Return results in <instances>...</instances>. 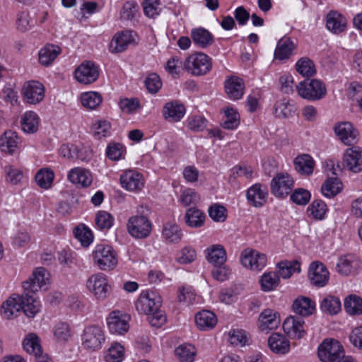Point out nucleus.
<instances>
[{
	"label": "nucleus",
	"instance_id": "obj_64",
	"mask_svg": "<svg viewBox=\"0 0 362 362\" xmlns=\"http://www.w3.org/2000/svg\"><path fill=\"white\" fill-rule=\"evenodd\" d=\"M209 216L215 221L223 222L226 219V209L219 204H214L209 209Z\"/></svg>",
	"mask_w": 362,
	"mask_h": 362
},
{
	"label": "nucleus",
	"instance_id": "obj_25",
	"mask_svg": "<svg viewBox=\"0 0 362 362\" xmlns=\"http://www.w3.org/2000/svg\"><path fill=\"white\" fill-rule=\"evenodd\" d=\"M244 83L243 79L231 76L225 82V90L231 100H236L241 98L244 93Z\"/></svg>",
	"mask_w": 362,
	"mask_h": 362
},
{
	"label": "nucleus",
	"instance_id": "obj_56",
	"mask_svg": "<svg viewBox=\"0 0 362 362\" xmlns=\"http://www.w3.org/2000/svg\"><path fill=\"white\" fill-rule=\"evenodd\" d=\"M124 357V348L119 344H112L105 355L106 362H120Z\"/></svg>",
	"mask_w": 362,
	"mask_h": 362
},
{
	"label": "nucleus",
	"instance_id": "obj_38",
	"mask_svg": "<svg viewBox=\"0 0 362 362\" xmlns=\"http://www.w3.org/2000/svg\"><path fill=\"white\" fill-rule=\"evenodd\" d=\"M274 115L279 118H288L296 112L294 105L287 98L277 100L274 105Z\"/></svg>",
	"mask_w": 362,
	"mask_h": 362
},
{
	"label": "nucleus",
	"instance_id": "obj_7",
	"mask_svg": "<svg viewBox=\"0 0 362 362\" xmlns=\"http://www.w3.org/2000/svg\"><path fill=\"white\" fill-rule=\"evenodd\" d=\"M343 346L335 339H325L318 347V357L322 362H336L343 356Z\"/></svg>",
	"mask_w": 362,
	"mask_h": 362
},
{
	"label": "nucleus",
	"instance_id": "obj_50",
	"mask_svg": "<svg viewBox=\"0 0 362 362\" xmlns=\"http://www.w3.org/2000/svg\"><path fill=\"white\" fill-rule=\"evenodd\" d=\"M296 69L303 76L310 77L316 73L314 63L308 57L300 58L296 64Z\"/></svg>",
	"mask_w": 362,
	"mask_h": 362
},
{
	"label": "nucleus",
	"instance_id": "obj_52",
	"mask_svg": "<svg viewBox=\"0 0 362 362\" xmlns=\"http://www.w3.org/2000/svg\"><path fill=\"white\" fill-rule=\"evenodd\" d=\"M54 173L49 169H40L35 175V179L37 184L44 189L51 187L54 180Z\"/></svg>",
	"mask_w": 362,
	"mask_h": 362
},
{
	"label": "nucleus",
	"instance_id": "obj_48",
	"mask_svg": "<svg viewBox=\"0 0 362 362\" xmlns=\"http://www.w3.org/2000/svg\"><path fill=\"white\" fill-rule=\"evenodd\" d=\"M23 346L26 352L34 354L35 356L42 353L40 339L35 334H28L23 342Z\"/></svg>",
	"mask_w": 362,
	"mask_h": 362
},
{
	"label": "nucleus",
	"instance_id": "obj_32",
	"mask_svg": "<svg viewBox=\"0 0 362 362\" xmlns=\"http://www.w3.org/2000/svg\"><path fill=\"white\" fill-rule=\"evenodd\" d=\"M259 326L262 330L273 329L280 324L279 314L272 310H264L259 317Z\"/></svg>",
	"mask_w": 362,
	"mask_h": 362
},
{
	"label": "nucleus",
	"instance_id": "obj_53",
	"mask_svg": "<svg viewBox=\"0 0 362 362\" xmlns=\"http://www.w3.org/2000/svg\"><path fill=\"white\" fill-rule=\"evenodd\" d=\"M320 307L322 311L334 315L341 310V305L338 298L329 296L322 300Z\"/></svg>",
	"mask_w": 362,
	"mask_h": 362
},
{
	"label": "nucleus",
	"instance_id": "obj_51",
	"mask_svg": "<svg viewBox=\"0 0 362 362\" xmlns=\"http://www.w3.org/2000/svg\"><path fill=\"white\" fill-rule=\"evenodd\" d=\"M81 101L84 107L93 110L100 105L102 97L96 92H86L81 94Z\"/></svg>",
	"mask_w": 362,
	"mask_h": 362
},
{
	"label": "nucleus",
	"instance_id": "obj_59",
	"mask_svg": "<svg viewBox=\"0 0 362 362\" xmlns=\"http://www.w3.org/2000/svg\"><path fill=\"white\" fill-rule=\"evenodd\" d=\"M199 195L194 189L190 188L184 190L179 198V201L185 206L196 205L199 202Z\"/></svg>",
	"mask_w": 362,
	"mask_h": 362
},
{
	"label": "nucleus",
	"instance_id": "obj_29",
	"mask_svg": "<svg viewBox=\"0 0 362 362\" xmlns=\"http://www.w3.org/2000/svg\"><path fill=\"white\" fill-rule=\"evenodd\" d=\"M270 349L278 354H285L290 349V342L285 336L279 333H273L268 339Z\"/></svg>",
	"mask_w": 362,
	"mask_h": 362
},
{
	"label": "nucleus",
	"instance_id": "obj_4",
	"mask_svg": "<svg viewBox=\"0 0 362 362\" xmlns=\"http://www.w3.org/2000/svg\"><path fill=\"white\" fill-rule=\"evenodd\" d=\"M212 67L211 59L202 52L189 55L185 62V69L194 76L206 74Z\"/></svg>",
	"mask_w": 362,
	"mask_h": 362
},
{
	"label": "nucleus",
	"instance_id": "obj_5",
	"mask_svg": "<svg viewBox=\"0 0 362 362\" xmlns=\"http://www.w3.org/2000/svg\"><path fill=\"white\" fill-rule=\"evenodd\" d=\"M81 339L83 347L91 351L100 349L105 341L104 332L98 325H89L85 327Z\"/></svg>",
	"mask_w": 362,
	"mask_h": 362
},
{
	"label": "nucleus",
	"instance_id": "obj_23",
	"mask_svg": "<svg viewBox=\"0 0 362 362\" xmlns=\"http://www.w3.org/2000/svg\"><path fill=\"white\" fill-rule=\"evenodd\" d=\"M359 266L360 262L357 257L348 254L339 259L337 269L341 275L348 276L354 274Z\"/></svg>",
	"mask_w": 362,
	"mask_h": 362
},
{
	"label": "nucleus",
	"instance_id": "obj_58",
	"mask_svg": "<svg viewBox=\"0 0 362 362\" xmlns=\"http://www.w3.org/2000/svg\"><path fill=\"white\" fill-rule=\"evenodd\" d=\"M327 211V205L322 200H315L308 208V212H309L315 218L319 220L324 218Z\"/></svg>",
	"mask_w": 362,
	"mask_h": 362
},
{
	"label": "nucleus",
	"instance_id": "obj_28",
	"mask_svg": "<svg viewBox=\"0 0 362 362\" xmlns=\"http://www.w3.org/2000/svg\"><path fill=\"white\" fill-rule=\"evenodd\" d=\"M296 48V45L290 37H284L277 42L275 51L274 59L283 61L288 59Z\"/></svg>",
	"mask_w": 362,
	"mask_h": 362
},
{
	"label": "nucleus",
	"instance_id": "obj_47",
	"mask_svg": "<svg viewBox=\"0 0 362 362\" xmlns=\"http://www.w3.org/2000/svg\"><path fill=\"white\" fill-rule=\"evenodd\" d=\"M262 290L270 291L275 289L279 284V276L274 272L264 273L260 279Z\"/></svg>",
	"mask_w": 362,
	"mask_h": 362
},
{
	"label": "nucleus",
	"instance_id": "obj_16",
	"mask_svg": "<svg viewBox=\"0 0 362 362\" xmlns=\"http://www.w3.org/2000/svg\"><path fill=\"white\" fill-rule=\"evenodd\" d=\"M120 183L128 191L139 192L144 187V179L137 171L129 170L120 176Z\"/></svg>",
	"mask_w": 362,
	"mask_h": 362
},
{
	"label": "nucleus",
	"instance_id": "obj_17",
	"mask_svg": "<svg viewBox=\"0 0 362 362\" xmlns=\"http://www.w3.org/2000/svg\"><path fill=\"white\" fill-rule=\"evenodd\" d=\"M305 322L301 317L290 316L283 323L284 332L292 339H300L305 334Z\"/></svg>",
	"mask_w": 362,
	"mask_h": 362
},
{
	"label": "nucleus",
	"instance_id": "obj_19",
	"mask_svg": "<svg viewBox=\"0 0 362 362\" xmlns=\"http://www.w3.org/2000/svg\"><path fill=\"white\" fill-rule=\"evenodd\" d=\"M344 163L347 168L354 172L362 171V148L358 146L349 148L344 153Z\"/></svg>",
	"mask_w": 362,
	"mask_h": 362
},
{
	"label": "nucleus",
	"instance_id": "obj_44",
	"mask_svg": "<svg viewBox=\"0 0 362 362\" xmlns=\"http://www.w3.org/2000/svg\"><path fill=\"white\" fill-rule=\"evenodd\" d=\"M279 276L284 279L289 278L293 273L300 272V264L298 260L284 261L278 264Z\"/></svg>",
	"mask_w": 362,
	"mask_h": 362
},
{
	"label": "nucleus",
	"instance_id": "obj_63",
	"mask_svg": "<svg viewBox=\"0 0 362 362\" xmlns=\"http://www.w3.org/2000/svg\"><path fill=\"white\" fill-rule=\"evenodd\" d=\"M76 238L83 246H88L93 240V234L90 230L86 227L80 228L76 227L74 230Z\"/></svg>",
	"mask_w": 362,
	"mask_h": 362
},
{
	"label": "nucleus",
	"instance_id": "obj_18",
	"mask_svg": "<svg viewBox=\"0 0 362 362\" xmlns=\"http://www.w3.org/2000/svg\"><path fill=\"white\" fill-rule=\"evenodd\" d=\"M107 323L110 332L123 334L129 329L128 317L119 311H112L110 313Z\"/></svg>",
	"mask_w": 362,
	"mask_h": 362
},
{
	"label": "nucleus",
	"instance_id": "obj_9",
	"mask_svg": "<svg viewBox=\"0 0 362 362\" xmlns=\"http://www.w3.org/2000/svg\"><path fill=\"white\" fill-rule=\"evenodd\" d=\"M294 181L288 173H278L271 182V192L277 198L288 195L293 187Z\"/></svg>",
	"mask_w": 362,
	"mask_h": 362
},
{
	"label": "nucleus",
	"instance_id": "obj_30",
	"mask_svg": "<svg viewBox=\"0 0 362 362\" xmlns=\"http://www.w3.org/2000/svg\"><path fill=\"white\" fill-rule=\"evenodd\" d=\"M69 180L75 185H79L83 187H88L93 181L90 171L81 168L71 169L68 174Z\"/></svg>",
	"mask_w": 362,
	"mask_h": 362
},
{
	"label": "nucleus",
	"instance_id": "obj_37",
	"mask_svg": "<svg viewBox=\"0 0 362 362\" xmlns=\"http://www.w3.org/2000/svg\"><path fill=\"white\" fill-rule=\"evenodd\" d=\"M292 308L296 314L308 316L314 312L315 304L310 298L302 296L294 300Z\"/></svg>",
	"mask_w": 362,
	"mask_h": 362
},
{
	"label": "nucleus",
	"instance_id": "obj_21",
	"mask_svg": "<svg viewBox=\"0 0 362 362\" xmlns=\"http://www.w3.org/2000/svg\"><path fill=\"white\" fill-rule=\"evenodd\" d=\"M185 111L183 104L177 100H173L165 104L162 113L164 119L169 122H177L183 118Z\"/></svg>",
	"mask_w": 362,
	"mask_h": 362
},
{
	"label": "nucleus",
	"instance_id": "obj_22",
	"mask_svg": "<svg viewBox=\"0 0 362 362\" xmlns=\"http://www.w3.org/2000/svg\"><path fill=\"white\" fill-rule=\"evenodd\" d=\"M134 42V38L132 31L117 33L113 36L110 43V52L115 54L122 52Z\"/></svg>",
	"mask_w": 362,
	"mask_h": 362
},
{
	"label": "nucleus",
	"instance_id": "obj_40",
	"mask_svg": "<svg viewBox=\"0 0 362 362\" xmlns=\"http://www.w3.org/2000/svg\"><path fill=\"white\" fill-rule=\"evenodd\" d=\"M205 218V214L196 207L187 209L185 215L186 224L192 228L202 227L204 223Z\"/></svg>",
	"mask_w": 362,
	"mask_h": 362
},
{
	"label": "nucleus",
	"instance_id": "obj_41",
	"mask_svg": "<svg viewBox=\"0 0 362 362\" xmlns=\"http://www.w3.org/2000/svg\"><path fill=\"white\" fill-rule=\"evenodd\" d=\"M341 189L342 183L337 177H329L321 188L322 194L329 198L336 196Z\"/></svg>",
	"mask_w": 362,
	"mask_h": 362
},
{
	"label": "nucleus",
	"instance_id": "obj_24",
	"mask_svg": "<svg viewBox=\"0 0 362 362\" xmlns=\"http://www.w3.org/2000/svg\"><path fill=\"white\" fill-rule=\"evenodd\" d=\"M21 310H22L21 296L13 294L3 303L1 314L4 317L11 319L16 316Z\"/></svg>",
	"mask_w": 362,
	"mask_h": 362
},
{
	"label": "nucleus",
	"instance_id": "obj_62",
	"mask_svg": "<svg viewBox=\"0 0 362 362\" xmlns=\"http://www.w3.org/2000/svg\"><path fill=\"white\" fill-rule=\"evenodd\" d=\"M124 152V147L119 143H110L106 149V154L109 159L118 160L122 158Z\"/></svg>",
	"mask_w": 362,
	"mask_h": 362
},
{
	"label": "nucleus",
	"instance_id": "obj_43",
	"mask_svg": "<svg viewBox=\"0 0 362 362\" xmlns=\"http://www.w3.org/2000/svg\"><path fill=\"white\" fill-rule=\"evenodd\" d=\"M60 53V48L57 46L47 45L39 52V62L42 66L50 65Z\"/></svg>",
	"mask_w": 362,
	"mask_h": 362
},
{
	"label": "nucleus",
	"instance_id": "obj_46",
	"mask_svg": "<svg viewBox=\"0 0 362 362\" xmlns=\"http://www.w3.org/2000/svg\"><path fill=\"white\" fill-rule=\"evenodd\" d=\"M344 308L351 315L361 314L362 298L356 295H350L344 300Z\"/></svg>",
	"mask_w": 362,
	"mask_h": 362
},
{
	"label": "nucleus",
	"instance_id": "obj_14",
	"mask_svg": "<svg viewBox=\"0 0 362 362\" xmlns=\"http://www.w3.org/2000/svg\"><path fill=\"white\" fill-rule=\"evenodd\" d=\"M22 93L27 103L37 104L42 101L45 97V88L41 83L30 81L24 83Z\"/></svg>",
	"mask_w": 362,
	"mask_h": 362
},
{
	"label": "nucleus",
	"instance_id": "obj_13",
	"mask_svg": "<svg viewBox=\"0 0 362 362\" xmlns=\"http://www.w3.org/2000/svg\"><path fill=\"white\" fill-rule=\"evenodd\" d=\"M268 189L267 186L256 183L248 188L246 197L248 204L256 208L262 207L267 202Z\"/></svg>",
	"mask_w": 362,
	"mask_h": 362
},
{
	"label": "nucleus",
	"instance_id": "obj_3",
	"mask_svg": "<svg viewBox=\"0 0 362 362\" xmlns=\"http://www.w3.org/2000/svg\"><path fill=\"white\" fill-rule=\"evenodd\" d=\"M93 260L101 270H112L117 264L115 251L110 245H98L92 252Z\"/></svg>",
	"mask_w": 362,
	"mask_h": 362
},
{
	"label": "nucleus",
	"instance_id": "obj_33",
	"mask_svg": "<svg viewBox=\"0 0 362 362\" xmlns=\"http://www.w3.org/2000/svg\"><path fill=\"white\" fill-rule=\"evenodd\" d=\"M326 18L327 28L333 33L338 34L345 30L346 19L340 13L330 11Z\"/></svg>",
	"mask_w": 362,
	"mask_h": 362
},
{
	"label": "nucleus",
	"instance_id": "obj_55",
	"mask_svg": "<svg viewBox=\"0 0 362 362\" xmlns=\"http://www.w3.org/2000/svg\"><path fill=\"white\" fill-rule=\"evenodd\" d=\"M53 334L58 341H66L71 337V327L66 322H58L53 328Z\"/></svg>",
	"mask_w": 362,
	"mask_h": 362
},
{
	"label": "nucleus",
	"instance_id": "obj_42",
	"mask_svg": "<svg viewBox=\"0 0 362 362\" xmlns=\"http://www.w3.org/2000/svg\"><path fill=\"white\" fill-rule=\"evenodd\" d=\"M296 170L301 174L311 175L314 168V160L308 154L296 157L294 160Z\"/></svg>",
	"mask_w": 362,
	"mask_h": 362
},
{
	"label": "nucleus",
	"instance_id": "obj_2",
	"mask_svg": "<svg viewBox=\"0 0 362 362\" xmlns=\"http://www.w3.org/2000/svg\"><path fill=\"white\" fill-rule=\"evenodd\" d=\"M296 89L301 98L310 101L321 100L327 94L325 83L318 79H305L296 86Z\"/></svg>",
	"mask_w": 362,
	"mask_h": 362
},
{
	"label": "nucleus",
	"instance_id": "obj_49",
	"mask_svg": "<svg viewBox=\"0 0 362 362\" xmlns=\"http://www.w3.org/2000/svg\"><path fill=\"white\" fill-rule=\"evenodd\" d=\"M226 119L222 123V127L226 129L233 130L240 124L239 114L231 107H226L224 110Z\"/></svg>",
	"mask_w": 362,
	"mask_h": 362
},
{
	"label": "nucleus",
	"instance_id": "obj_54",
	"mask_svg": "<svg viewBox=\"0 0 362 362\" xmlns=\"http://www.w3.org/2000/svg\"><path fill=\"white\" fill-rule=\"evenodd\" d=\"M111 125L107 120H98L92 126L93 136L96 139L109 136L110 135Z\"/></svg>",
	"mask_w": 362,
	"mask_h": 362
},
{
	"label": "nucleus",
	"instance_id": "obj_27",
	"mask_svg": "<svg viewBox=\"0 0 362 362\" xmlns=\"http://www.w3.org/2000/svg\"><path fill=\"white\" fill-rule=\"evenodd\" d=\"M35 293L25 291L21 296L22 310L28 317H33L40 310V302L34 297Z\"/></svg>",
	"mask_w": 362,
	"mask_h": 362
},
{
	"label": "nucleus",
	"instance_id": "obj_20",
	"mask_svg": "<svg viewBox=\"0 0 362 362\" xmlns=\"http://www.w3.org/2000/svg\"><path fill=\"white\" fill-rule=\"evenodd\" d=\"M327 267L320 262H313L309 268L308 277L311 283L318 287L325 286L329 280Z\"/></svg>",
	"mask_w": 362,
	"mask_h": 362
},
{
	"label": "nucleus",
	"instance_id": "obj_34",
	"mask_svg": "<svg viewBox=\"0 0 362 362\" xmlns=\"http://www.w3.org/2000/svg\"><path fill=\"white\" fill-rule=\"evenodd\" d=\"M191 37L194 43L202 48H206L214 42L213 35L203 28H194L191 31Z\"/></svg>",
	"mask_w": 362,
	"mask_h": 362
},
{
	"label": "nucleus",
	"instance_id": "obj_6",
	"mask_svg": "<svg viewBox=\"0 0 362 362\" xmlns=\"http://www.w3.org/2000/svg\"><path fill=\"white\" fill-rule=\"evenodd\" d=\"M127 228L132 237L144 239L151 234L152 225L148 217L144 215H136L129 218Z\"/></svg>",
	"mask_w": 362,
	"mask_h": 362
},
{
	"label": "nucleus",
	"instance_id": "obj_60",
	"mask_svg": "<svg viewBox=\"0 0 362 362\" xmlns=\"http://www.w3.org/2000/svg\"><path fill=\"white\" fill-rule=\"evenodd\" d=\"M310 193L307 189L298 188L291 194V200L298 205H305L310 199Z\"/></svg>",
	"mask_w": 362,
	"mask_h": 362
},
{
	"label": "nucleus",
	"instance_id": "obj_15",
	"mask_svg": "<svg viewBox=\"0 0 362 362\" xmlns=\"http://www.w3.org/2000/svg\"><path fill=\"white\" fill-rule=\"evenodd\" d=\"M334 131L339 139L345 145L351 146L357 141L358 132L353 124L349 122H342L336 124Z\"/></svg>",
	"mask_w": 362,
	"mask_h": 362
},
{
	"label": "nucleus",
	"instance_id": "obj_39",
	"mask_svg": "<svg viewBox=\"0 0 362 362\" xmlns=\"http://www.w3.org/2000/svg\"><path fill=\"white\" fill-rule=\"evenodd\" d=\"M40 117L33 111L25 112L21 117V124L23 132L33 134L38 129Z\"/></svg>",
	"mask_w": 362,
	"mask_h": 362
},
{
	"label": "nucleus",
	"instance_id": "obj_35",
	"mask_svg": "<svg viewBox=\"0 0 362 362\" xmlns=\"http://www.w3.org/2000/svg\"><path fill=\"white\" fill-rule=\"evenodd\" d=\"M195 322L201 330L211 329L217 323L216 315L209 310H202L195 315Z\"/></svg>",
	"mask_w": 362,
	"mask_h": 362
},
{
	"label": "nucleus",
	"instance_id": "obj_31",
	"mask_svg": "<svg viewBox=\"0 0 362 362\" xmlns=\"http://www.w3.org/2000/svg\"><path fill=\"white\" fill-rule=\"evenodd\" d=\"M206 257L207 261L214 266H223L227 259L225 249L221 245H214L206 250Z\"/></svg>",
	"mask_w": 362,
	"mask_h": 362
},
{
	"label": "nucleus",
	"instance_id": "obj_10",
	"mask_svg": "<svg viewBox=\"0 0 362 362\" xmlns=\"http://www.w3.org/2000/svg\"><path fill=\"white\" fill-rule=\"evenodd\" d=\"M240 262L243 267L259 272L266 266L267 257L257 250L247 248L241 253Z\"/></svg>",
	"mask_w": 362,
	"mask_h": 362
},
{
	"label": "nucleus",
	"instance_id": "obj_1",
	"mask_svg": "<svg viewBox=\"0 0 362 362\" xmlns=\"http://www.w3.org/2000/svg\"><path fill=\"white\" fill-rule=\"evenodd\" d=\"M160 296L153 291H144L135 302V308L140 314L146 315L151 326L160 327L167 320L164 312L160 310Z\"/></svg>",
	"mask_w": 362,
	"mask_h": 362
},
{
	"label": "nucleus",
	"instance_id": "obj_12",
	"mask_svg": "<svg viewBox=\"0 0 362 362\" xmlns=\"http://www.w3.org/2000/svg\"><path fill=\"white\" fill-rule=\"evenodd\" d=\"M87 288L98 299H105L110 291V286L105 276L99 273L92 275L87 281Z\"/></svg>",
	"mask_w": 362,
	"mask_h": 362
},
{
	"label": "nucleus",
	"instance_id": "obj_36",
	"mask_svg": "<svg viewBox=\"0 0 362 362\" xmlns=\"http://www.w3.org/2000/svg\"><path fill=\"white\" fill-rule=\"evenodd\" d=\"M182 236V231L177 224L166 223L163 225L162 237L167 243H178Z\"/></svg>",
	"mask_w": 362,
	"mask_h": 362
},
{
	"label": "nucleus",
	"instance_id": "obj_11",
	"mask_svg": "<svg viewBox=\"0 0 362 362\" xmlns=\"http://www.w3.org/2000/svg\"><path fill=\"white\" fill-rule=\"evenodd\" d=\"M76 79L83 84H90L99 76V69L93 62H83L74 72Z\"/></svg>",
	"mask_w": 362,
	"mask_h": 362
},
{
	"label": "nucleus",
	"instance_id": "obj_26",
	"mask_svg": "<svg viewBox=\"0 0 362 362\" xmlns=\"http://www.w3.org/2000/svg\"><path fill=\"white\" fill-rule=\"evenodd\" d=\"M20 139L13 131H6L0 136V149L2 152L13 154L18 148Z\"/></svg>",
	"mask_w": 362,
	"mask_h": 362
},
{
	"label": "nucleus",
	"instance_id": "obj_8",
	"mask_svg": "<svg viewBox=\"0 0 362 362\" xmlns=\"http://www.w3.org/2000/svg\"><path fill=\"white\" fill-rule=\"evenodd\" d=\"M49 276V274L46 269L43 267L36 269L33 275L23 283L24 291L35 293L40 289L47 290Z\"/></svg>",
	"mask_w": 362,
	"mask_h": 362
},
{
	"label": "nucleus",
	"instance_id": "obj_45",
	"mask_svg": "<svg viewBox=\"0 0 362 362\" xmlns=\"http://www.w3.org/2000/svg\"><path fill=\"white\" fill-rule=\"evenodd\" d=\"M180 362H193L196 356V349L189 344L180 345L175 351Z\"/></svg>",
	"mask_w": 362,
	"mask_h": 362
},
{
	"label": "nucleus",
	"instance_id": "obj_57",
	"mask_svg": "<svg viewBox=\"0 0 362 362\" xmlns=\"http://www.w3.org/2000/svg\"><path fill=\"white\" fill-rule=\"evenodd\" d=\"M113 222V216L107 211H100L95 216V224L100 229H110L112 226Z\"/></svg>",
	"mask_w": 362,
	"mask_h": 362
},
{
	"label": "nucleus",
	"instance_id": "obj_61",
	"mask_svg": "<svg viewBox=\"0 0 362 362\" xmlns=\"http://www.w3.org/2000/svg\"><path fill=\"white\" fill-rule=\"evenodd\" d=\"M145 86L151 93H156L162 87L160 76L156 74H150L145 80Z\"/></svg>",
	"mask_w": 362,
	"mask_h": 362
}]
</instances>
